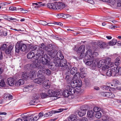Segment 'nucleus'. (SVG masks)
Here are the masks:
<instances>
[{"mask_svg": "<svg viewBox=\"0 0 121 121\" xmlns=\"http://www.w3.org/2000/svg\"><path fill=\"white\" fill-rule=\"evenodd\" d=\"M24 69L26 72H24L22 73V77L23 79L26 80L29 78H31L36 76V71H33L30 69L29 65H25Z\"/></svg>", "mask_w": 121, "mask_h": 121, "instance_id": "f257e3e1", "label": "nucleus"}, {"mask_svg": "<svg viewBox=\"0 0 121 121\" xmlns=\"http://www.w3.org/2000/svg\"><path fill=\"white\" fill-rule=\"evenodd\" d=\"M65 79L67 83L69 84V85H71V83L74 82V84L78 83V86L82 85V83L81 80H74L73 78V75L70 73L69 72H66L65 74Z\"/></svg>", "mask_w": 121, "mask_h": 121, "instance_id": "f03ea898", "label": "nucleus"}, {"mask_svg": "<svg viewBox=\"0 0 121 121\" xmlns=\"http://www.w3.org/2000/svg\"><path fill=\"white\" fill-rule=\"evenodd\" d=\"M48 53L50 56L53 58V60L54 59L56 58V59H62L64 58V56L60 50H59L57 52V51L56 50L54 49L52 50L49 52H48Z\"/></svg>", "mask_w": 121, "mask_h": 121, "instance_id": "7ed1b4c3", "label": "nucleus"}, {"mask_svg": "<svg viewBox=\"0 0 121 121\" xmlns=\"http://www.w3.org/2000/svg\"><path fill=\"white\" fill-rule=\"evenodd\" d=\"M45 47L46 45L43 43L39 46L38 47L37 50L35 51L36 53L35 56L36 57V60L37 59H39L40 58H42L43 56Z\"/></svg>", "mask_w": 121, "mask_h": 121, "instance_id": "20e7f679", "label": "nucleus"}, {"mask_svg": "<svg viewBox=\"0 0 121 121\" xmlns=\"http://www.w3.org/2000/svg\"><path fill=\"white\" fill-rule=\"evenodd\" d=\"M74 82H73L71 83V85H69L67 86V89L68 90L72 96L74 94L76 93H77L79 92L77 87L79 88V89L80 87L82 86L80 85V86H79L78 83L75 84H74Z\"/></svg>", "mask_w": 121, "mask_h": 121, "instance_id": "39448f33", "label": "nucleus"}, {"mask_svg": "<svg viewBox=\"0 0 121 121\" xmlns=\"http://www.w3.org/2000/svg\"><path fill=\"white\" fill-rule=\"evenodd\" d=\"M43 77V78H39L35 79L34 80V82L36 83L41 84L43 83V86L45 89H48L50 88V86L49 83H47L46 82H43V81L45 80Z\"/></svg>", "mask_w": 121, "mask_h": 121, "instance_id": "423d86ee", "label": "nucleus"}, {"mask_svg": "<svg viewBox=\"0 0 121 121\" xmlns=\"http://www.w3.org/2000/svg\"><path fill=\"white\" fill-rule=\"evenodd\" d=\"M16 52L18 53L20 50L24 52L27 48L26 45L24 43L21 42H18L15 46Z\"/></svg>", "mask_w": 121, "mask_h": 121, "instance_id": "0eeeda50", "label": "nucleus"}, {"mask_svg": "<svg viewBox=\"0 0 121 121\" xmlns=\"http://www.w3.org/2000/svg\"><path fill=\"white\" fill-rule=\"evenodd\" d=\"M60 59H56L55 58L53 60V62H50L48 65L50 68L52 70H56L57 67H59V63Z\"/></svg>", "mask_w": 121, "mask_h": 121, "instance_id": "6e6552de", "label": "nucleus"}, {"mask_svg": "<svg viewBox=\"0 0 121 121\" xmlns=\"http://www.w3.org/2000/svg\"><path fill=\"white\" fill-rule=\"evenodd\" d=\"M39 59L36 60L37 61H39L43 65H48L49 63L50 59L46 55H44V56H42Z\"/></svg>", "mask_w": 121, "mask_h": 121, "instance_id": "1a4fd4ad", "label": "nucleus"}, {"mask_svg": "<svg viewBox=\"0 0 121 121\" xmlns=\"http://www.w3.org/2000/svg\"><path fill=\"white\" fill-rule=\"evenodd\" d=\"M88 109V106L85 105L81 107L80 110L78 112V114L80 117H82L86 113V111Z\"/></svg>", "mask_w": 121, "mask_h": 121, "instance_id": "9d476101", "label": "nucleus"}, {"mask_svg": "<svg viewBox=\"0 0 121 121\" xmlns=\"http://www.w3.org/2000/svg\"><path fill=\"white\" fill-rule=\"evenodd\" d=\"M85 49V46L83 45L80 46L77 50V53L81 57L83 58L85 56V55H84L83 54Z\"/></svg>", "mask_w": 121, "mask_h": 121, "instance_id": "9b49d317", "label": "nucleus"}, {"mask_svg": "<svg viewBox=\"0 0 121 121\" xmlns=\"http://www.w3.org/2000/svg\"><path fill=\"white\" fill-rule=\"evenodd\" d=\"M31 68H37L39 69H41L42 67L40 65V63L39 62H34L30 65Z\"/></svg>", "mask_w": 121, "mask_h": 121, "instance_id": "f8f14e48", "label": "nucleus"}, {"mask_svg": "<svg viewBox=\"0 0 121 121\" xmlns=\"http://www.w3.org/2000/svg\"><path fill=\"white\" fill-rule=\"evenodd\" d=\"M101 94L103 96L110 98H113L115 97L114 94L111 92H103L101 93Z\"/></svg>", "mask_w": 121, "mask_h": 121, "instance_id": "ddd939ff", "label": "nucleus"}, {"mask_svg": "<svg viewBox=\"0 0 121 121\" xmlns=\"http://www.w3.org/2000/svg\"><path fill=\"white\" fill-rule=\"evenodd\" d=\"M92 51L90 49L86 51V54L85 55V60L89 59H91V58L92 56Z\"/></svg>", "mask_w": 121, "mask_h": 121, "instance_id": "4468645a", "label": "nucleus"}, {"mask_svg": "<svg viewBox=\"0 0 121 121\" xmlns=\"http://www.w3.org/2000/svg\"><path fill=\"white\" fill-rule=\"evenodd\" d=\"M48 8L52 9L54 10L57 9V3H49L47 5Z\"/></svg>", "mask_w": 121, "mask_h": 121, "instance_id": "2eb2a0df", "label": "nucleus"}, {"mask_svg": "<svg viewBox=\"0 0 121 121\" xmlns=\"http://www.w3.org/2000/svg\"><path fill=\"white\" fill-rule=\"evenodd\" d=\"M64 58L60 59L59 63V66L62 67L63 69L67 62L66 60L65 59H63Z\"/></svg>", "mask_w": 121, "mask_h": 121, "instance_id": "dca6fc26", "label": "nucleus"}, {"mask_svg": "<svg viewBox=\"0 0 121 121\" xmlns=\"http://www.w3.org/2000/svg\"><path fill=\"white\" fill-rule=\"evenodd\" d=\"M63 95L65 97H69L70 98L71 96V97L72 98V97L71 95H70V93H69V91L68 90L66 89L63 92Z\"/></svg>", "mask_w": 121, "mask_h": 121, "instance_id": "f3484780", "label": "nucleus"}, {"mask_svg": "<svg viewBox=\"0 0 121 121\" xmlns=\"http://www.w3.org/2000/svg\"><path fill=\"white\" fill-rule=\"evenodd\" d=\"M87 116L90 120L92 119L94 116V112L93 110H89L87 112Z\"/></svg>", "mask_w": 121, "mask_h": 121, "instance_id": "a211bd4d", "label": "nucleus"}, {"mask_svg": "<svg viewBox=\"0 0 121 121\" xmlns=\"http://www.w3.org/2000/svg\"><path fill=\"white\" fill-rule=\"evenodd\" d=\"M118 66L115 65V66L112 67V68L111 69L112 70L113 75H115L118 72Z\"/></svg>", "mask_w": 121, "mask_h": 121, "instance_id": "6ab92c4d", "label": "nucleus"}, {"mask_svg": "<svg viewBox=\"0 0 121 121\" xmlns=\"http://www.w3.org/2000/svg\"><path fill=\"white\" fill-rule=\"evenodd\" d=\"M98 46L101 48H104L107 46V44L102 41H99L98 42Z\"/></svg>", "mask_w": 121, "mask_h": 121, "instance_id": "aec40b11", "label": "nucleus"}, {"mask_svg": "<svg viewBox=\"0 0 121 121\" xmlns=\"http://www.w3.org/2000/svg\"><path fill=\"white\" fill-rule=\"evenodd\" d=\"M37 76L39 78H43L44 77V79H45V77L44 76V73L43 71V69L39 70L38 71L37 74Z\"/></svg>", "mask_w": 121, "mask_h": 121, "instance_id": "412c9836", "label": "nucleus"}, {"mask_svg": "<svg viewBox=\"0 0 121 121\" xmlns=\"http://www.w3.org/2000/svg\"><path fill=\"white\" fill-rule=\"evenodd\" d=\"M7 83L8 85L10 86H13L14 84V79L12 78H8L7 80Z\"/></svg>", "mask_w": 121, "mask_h": 121, "instance_id": "4be33fe9", "label": "nucleus"}, {"mask_svg": "<svg viewBox=\"0 0 121 121\" xmlns=\"http://www.w3.org/2000/svg\"><path fill=\"white\" fill-rule=\"evenodd\" d=\"M57 9H61L65 7V4L62 3L58 2L57 3Z\"/></svg>", "mask_w": 121, "mask_h": 121, "instance_id": "5701e85b", "label": "nucleus"}, {"mask_svg": "<svg viewBox=\"0 0 121 121\" xmlns=\"http://www.w3.org/2000/svg\"><path fill=\"white\" fill-rule=\"evenodd\" d=\"M24 83V80L22 79H20L18 81H16L15 83V85L16 86H18L21 85H22Z\"/></svg>", "mask_w": 121, "mask_h": 121, "instance_id": "b1692460", "label": "nucleus"}, {"mask_svg": "<svg viewBox=\"0 0 121 121\" xmlns=\"http://www.w3.org/2000/svg\"><path fill=\"white\" fill-rule=\"evenodd\" d=\"M13 49V47L11 45L9 46L5 50V53L7 54H10Z\"/></svg>", "mask_w": 121, "mask_h": 121, "instance_id": "393cba45", "label": "nucleus"}, {"mask_svg": "<svg viewBox=\"0 0 121 121\" xmlns=\"http://www.w3.org/2000/svg\"><path fill=\"white\" fill-rule=\"evenodd\" d=\"M105 61L103 59L99 60L98 62V65H97V67L99 68L101 67H102L104 65Z\"/></svg>", "mask_w": 121, "mask_h": 121, "instance_id": "a878e982", "label": "nucleus"}, {"mask_svg": "<svg viewBox=\"0 0 121 121\" xmlns=\"http://www.w3.org/2000/svg\"><path fill=\"white\" fill-rule=\"evenodd\" d=\"M45 49L46 51H47L48 52H50L52 50H53V46L51 44H49L48 47L46 46Z\"/></svg>", "mask_w": 121, "mask_h": 121, "instance_id": "bb28decb", "label": "nucleus"}, {"mask_svg": "<svg viewBox=\"0 0 121 121\" xmlns=\"http://www.w3.org/2000/svg\"><path fill=\"white\" fill-rule=\"evenodd\" d=\"M43 71L44 72V74H46L48 76L50 75L51 73V71L48 69H43Z\"/></svg>", "mask_w": 121, "mask_h": 121, "instance_id": "cd10ccee", "label": "nucleus"}, {"mask_svg": "<svg viewBox=\"0 0 121 121\" xmlns=\"http://www.w3.org/2000/svg\"><path fill=\"white\" fill-rule=\"evenodd\" d=\"M34 53L31 52L29 53L27 55V57L29 59H31L33 58L35 56Z\"/></svg>", "mask_w": 121, "mask_h": 121, "instance_id": "c85d7f7f", "label": "nucleus"}, {"mask_svg": "<svg viewBox=\"0 0 121 121\" xmlns=\"http://www.w3.org/2000/svg\"><path fill=\"white\" fill-rule=\"evenodd\" d=\"M72 67V65L70 63H67L66 64L65 67L63 69V70H66V69L69 70L71 69Z\"/></svg>", "mask_w": 121, "mask_h": 121, "instance_id": "c756f323", "label": "nucleus"}, {"mask_svg": "<svg viewBox=\"0 0 121 121\" xmlns=\"http://www.w3.org/2000/svg\"><path fill=\"white\" fill-rule=\"evenodd\" d=\"M36 45H34L32 44L30 45L29 46V48L30 50L32 51H36L38 48Z\"/></svg>", "mask_w": 121, "mask_h": 121, "instance_id": "7c9ffc66", "label": "nucleus"}, {"mask_svg": "<svg viewBox=\"0 0 121 121\" xmlns=\"http://www.w3.org/2000/svg\"><path fill=\"white\" fill-rule=\"evenodd\" d=\"M54 111L53 110L52 111L44 114V117L47 118L51 116L54 113Z\"/></svg>", "mask_w": 121, "mask_h": 121, "instance_id": "2f4dec72", "label": "nucleus"}, {"mask_svg": "<svg viewBox=\"0 0 121 121\" xmlns=\"http://www.w3.org/2000/svg\"><path fill=\"white\" fill-rule=\"evenodd\" d=\"M77 68L75 67H73L70 70V72H69L71 74L73 75L77 72Z\"/></svg>", "mask_w": 121, "mask_h": 121, "instance_id": "473e14b6", "label": "nucleus"}, {"mask_svg": "<svg viewBox=\"0 0 121 121\" xmlns=\"http://www.w3.org/2000/svg\"><path fill=\"white\" fill-rule=\"evenodd\" d=\"M76 119V116L74 115H70L68 117L69 121H73Z\"/></svg>", "mask_w": 121, "mask_h": 121, "instance_id": "72a5a7b5", "label": "nucleus"}, {"mask_svg": "<svg viewBox=\"0 0 121 121\" xmlns=\"http://www.w3.org/2000/svg\"><path fill=\"white\" fill-rule=\"evenodd\" d=\"M4 99H7L8 98L9 100H11L12 99L13 96L11 95H10L9 94H5L4 95Z\"/></svg>", "mask_w": 121, "mask_h": 121, "instance_id": "f704fd0d", "label": "nucleus"}, {"mask_svg": "<svg viewBox=\"0 0 121 121\" xmlns=\"http://www.w3.org/2000/svg\"><path fill=\"white\" fill-rule=\"evenodd\" d=\"M104 60L105 61V64L109 65L110 64V63L111 62V59L109 57L106 58Z\"/></svg>", "mask_w": 121, "mask_h": 121, "instance_id": "c9c22d12", "label": "nucleus"}, {"mask_svg": "<svg viewBox=\"0 0 121 121\" xmlns=\"http://www.w3.org/2000/svg\"><path fill=\"white\" fill-rule=\"evenodd\" d=\"M121 61L120 60V57H119L117 58L115 60V65L118 66L120 63Z\"/></svg>", "mask_w": 121, "mask_h": 121, "instance_id": "e433bc0d", "label": "nucleus"}, {"mask_svg": "<svg viewBox=\"0 0 121 121\" xmlns=\"http://www.w3.org/2000/svg\"><path fill=\"white\" fill-rule=\"evenodd\" d=\"M98 55V53L96 52H94L92 54V56L91 58V60H93L94 59V57L97 56Z\"/></svg>", "mask_w": 121, "mask_h": 121, "instance_id": "4c0bfd02", "label": "nucleus"}, {"mask_svg": "<svg viewBox=\"0 0 121 121\" xmlns=\"http://www.w3.org/2000/svg\"><path fill=\"white\" fill-rule=\"evenodd\" d=\"M117 42V40L115 39H113L109 43L110 45L113 46L115 45Z\"/></svg>", "mask_w": 121, "mask_h": 121, "instance_id": "58836bf2", "label": "nucleus"}, {"mask_svg": "<svg viewBox=\"0 0 121 121\" xmlns=\"http://www.w3.org/2000/svg\"><path fill=\"white\" fill-rule=\"evenodd\" d=\"M84 62L86 64L88 65H90L93 63V60H92L91 59H89L87 60H86L84 61Z\"/></svg>", "mask_w": 121, "mask_h": 121, "instance_id": "ea45409f", "label": "nucleus"}, {"mask_svg": "<svg viewBox=\"0 0 121 121\" xmlns=\"http://www.w3.org/2000/svg\"><path fill=\"white\" fill-rule=\"evenodd\" d=\"M25 120L24 121H33V117L29 116H25L24 117Z\"/></svg>", "mask_w": 121, "mask_h": 121, "instance_id": "a19ab883", "label": "nucleus"}, {"mask_svg": "<svg viewBox=\"0 0 121 121\" xmlns=\"http://www.w3.org/2000/svg\"><path fill=\"white\" fill-rule=\"evenodd\" d=\"M113 74V72L111 69H108L106 73V75L108 76H111Z\"/></svg>", "mask_w": 121, "mask_h": 121, "instance_id": "79ce46f5", "label": "nucleus"}, {"mask_svg": "<svg viewBox=\"0 0 121 121\" xmlns=\"http://www.w3.org/2000/svg\"><path fill=\"white\" fill-rule=\"evenodd\" d=\"M41 2H38L37 3H33V4L34 5L35 4L36 5H37L39 7H40L42 6H43L45 5V4H41Z\"/></svg>", "mask_w": 121, "mask_h": 121, "instance_id": "37998d69", "label": "nucleus"}, {"mask_svg": "<svg viewBox=\"0 0 121 121\" xmlns=\"http://www.w3.org/2000/svg\"><path fill=\"white\" fill-rule=\"evenodd\" d=\"M79 76V75L78 73H76L74 75H73V78L74 80H79L77 79L78 76Z\"/></svg>", "mask_w": 121, "mask_h": 121, "instance_id": "c03bdc74", "label": "nucleus"}, {"mask_svg": "<svg viewBox=\"0 0 121 121\" xmlns=\"http://www.w3.org/2000/svg\"><path fill=\"white\" fill-rule=\"evenodd\" d=\"M54 92V91L52 90H49L48 91V96H49V97H52L53 95V93Z\"/></svg>", "mask_w": 121, "mask_h": 121, "instance_id": "a18cd8bd", "label": "nucleus"}, {"mask_svg": "<svg viewBox=\"0 0 121 121\" xmlns=\"http://www.w3.org/2000/svg\"><path fill=\"white\" fill-rule=\"evenodd\" d=\"M107 65L106 64H104V65L103 66L102 69V70L105 71L109 68V66Z\"/></svg>", "mask_w": 121, "mask_h": 121, "instance_id": "49530a36", "label": "nucleus"}, {"mask_svg": "<svg viewBox=\"0 0 121 121\" xmlns=\"http://www.w3.org/2000/svg\"><path fill=\"white\" fill-rule=\"evenodd\" d=\"M7 32L5 30H3L2 31H0V35L1 36H6L7 35Z\"/></svg>", "mask_w": 121, "mask_h": 121, "instance_id": "de8ad7c7", "label": "nucleus"}, {"mask_svg": "<svg viewBox=\"0 0 121 121\" xmlns=\"http://www.w3.org/2000/svg\"><path fill=\"white\" fill-rule=\"evenodd\" d=\"M101 116V113L100 112H97L95 114V117L98 118H100Z\"/></svg>", "mask_w": 121, "mask_h": 121, "instance_id": "09e8293b", "label": "nucleus"}, {"mask_svg": "<svg viewBox=\"0 0 121 121\" xmlns=\"http://www.w3.org/2000/svg\"><path fill=\"white\" fill-rule=\"evenodd\" d=\"M101 110V108H100L97 107H94L93 108V111L96 113L97 112H99Z\"/></svg>", "mask_w": 121, "mask_h": 121, "instance_id": "8fccbe9b", "label": "nucleus"}, {"mask_svg": "<svg viewBox=\"0 0 121 121\" xmlns=\"http://www.w3.org/2000/svg\"><path fill=\"white\" fill-rule=\"evenodd\" d=\"M8 45L6 44H4L0 48L1 50L3 51H4L7 48Z\"/></svg>", "mask_w": 121, "mask_h": 121, "instance_id": "3c124183", "label": "nucleus"}, {"mask_svg": "<svg viewBox=\"0 0 121 121\" xmlns=\"http://www.w3.org/2000/svg\"><path fill=\"white\" fill-rule=\"evenodd\" d=\"M60 94V93L59 92H57L55 91H54L52 97H57Z\"/></svg>", "mask_w": 121, "mask_h": 121, "instance_id": "603ef678", "label": "nucleus"}, {"mask_svg": "<svg viewBox=\"0 0 121 121\" xmlns=\"http://www.w3.org/2000/svg\"><path fill=\"white\" fill-rule=\"evenodd\" d=\"M40 96L42 98H44L48 96V95L45 93H42L40 94Z\"/></svg>", "mask_w": 121, "mask_h": 121, "instance_id": "864d4df0", "label": "nucleus"}, {"mask_svg": "<svg viewBox=\"0 0 121 121\" xmlns=\"http://www.w3.org/2000/svg\"><path fill=\"white\" fill-rule=\"evenodd\" d=\"M37 103L36 102V100L33 99L31 100L29 102V104L30 105H35Z\"/></svg>", "mask_w": 121, "mask_h": 121, "instance_id": "5fc2aeb1", "label": "nucleus"}, {"mask_svg": "<svg viewBox=\"0 0 121 121\" xmlns=\"http://www.w3.org/2000/svg\"><path fill=\"white\" fill-rule=\"evenodd\" d=\"M113 83L115 85H117L119 84L120 83L116 79H113Z\"/></svg>", "mask_w": 121, "mask_h": 121, "instance_id": "6e6d98bb", "label": "nucleus"}, {"mask_svg": "<svg viewBox=\"0 0 121 121\" xmlns=\"http://www.w3.org/2000/svg\"><path fill=\"white\" fill-rule=\"evenodd\" d=\"M33 97L35 99H37L39 98V95L38 94H35L33 95Z\"/></svg>", "mask_w": 121, "mask_h": 121, "instance_id": "4d7b16f0", "label": "nucleus"}, {"mask_svg": "<svg viewBox=\"0 0 121 121\" xmlns=\"http://www.w3.org/2000/svg\"><path fill=\"white\" fill-rule=\"evenodd\" d=\"M5 85L4 80H1L0 83V86H1L4 87L5 86Z\"/></svg>", "mask_w": 121, "mask_h": 121, "instance_id": "13d9d810", "label": "nucleus"}, {"mask_svg": "<svg viewBox=\"0 0 121 121\" xmlns=\"http://www.w3.org/2000/svg\"><path fill=\"white\" fill-rule=\"evenodd\" d=\"M30 86H31L30 85H27L24 87V88L23 89V91H28L27 90L29 87H30Z\"/></svg>", "mask_w": 121, "mask_h": 121, "instance_id": "bf43d9fd", "label": "nucleus"}, {"mask_svg": "<svg viewBox=\"0 0 121 121\" xmlns=\"http://www.w3.org/2000/svg\"><path fill=\"white\" fill-rule=\"evenodd\" d=\"M64 110V109L62 108H60L58 109V111H54L53 110L54 112V113H57L58 112H62Z\"/></svg>", "mask_w": 121, "mask_h": 121, "instance_id": "052dcab7", "label": "nucleus"}, {"mask_svg": "<svg viewBox=\"0 0 121 121\" xmlns=\"http://www.w3.org/2000/svg\"><path fill=\"white\" fill-rule=\"evenodd\" d=\"M117 6L118 7H121V0H119L117 2ZM120 9L121 10V7L120 8Z\"/></svg>", "mask_w": 121, "mask_h": 121, "instance_id": "680f3d73", "label": "nucleus"}, {"mask_svg": "<svg viewBox=\"0 0 121 121\" xmlns=\"http://www.w3.org/2000/svg\"><path fill=\"white\" fill-rule=\"evenodd\" d=\"M9 9L10 10H11L12 11H13L16 10L17 9V8L15 7H14L13 6H12L9 8Z\"/></svg>", "mask_w": 121, "mask_h": 121, "instance_id": "e2e57ef3", "label": "nucleus"}, {"mask_svg": "<svg viewBox=\"0 0 121 121\" xmlns=\"http://www.w3.org/2000/svg\"><path fill=\"white\" fill-rule=\"evenodd\" d=\"M86 73H80V76L81 78H83L86 76Z\"/></svg>", "mask_w": 121, "mask_h": 121, "instance_id": "0e129e2a", "label": "nucleus"}, {"mask_svg": "<svg viewBox=\"0 0 121 121\" xmlns=\"http://www.w3.org/2000/svg\"><path fill=\"white\" fill-rule=\"evenodd\" d=\"M43 116L44 117L43 113V112H41L39 114L38 117L39 118H40Z\"/></svg>", "mask_w": 121, "mask_h": 121, "instance_id": "69168bd1", "label": "nucleus"}, {"mask_svg": "<svg viewBox=\"0 0 121 121\" xmlns=\"http://www.w3.org/2000/svg\"><path fill=\"white\" fill-rule=\"evenodd\" d=\"M25 120V118L24 117L22 118V119L21 118H18L15 121H24Z\"/></svg>", "mask_w": 121, "mask_h": 121, "instance_id": "338daca9", "label": "nucleus"}, {"mask_svg": "<svg viewBox=\"0 0 121 121\" xmlns=\"http://www.w3.org/2000/svg\"><path fill=\"white\" fill-rule=\"evenodd\" d=\"M79 121H87V119L86 117H83L81 119L79 120Z\"/></svg>", "mask_w": 121, "mask_h": 121, "instance_id": "774afa93", "label": "nucleus"}]
</instances>
